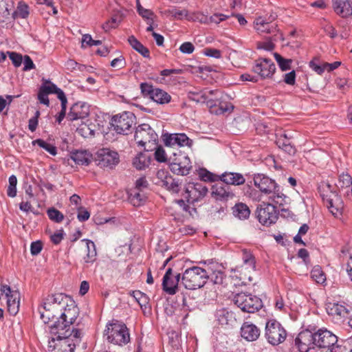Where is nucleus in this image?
<instances>
[{"label": "nucleus", "mask_w": 352, "mask_h": 352, "mask_svg": "<svg viewBox=\"0 0 352 352\" xmlns=\"http://www.w3.org/2000/svg\"><path fill=\"white\" fill-rule=\"evenodd\" d=\"M49 326L50 333H56L58 331H67L78 333H84L85 324L75 302L69 298L58 318Z\"/></svg>", "instance_id": "1"}, {"label": "nucleus", "mask_w": 352, "mask_h": 352, "mask_svg": "<svg viewBox=\"0 0 352 352\" xmlns=\"http://www.w3.org/2000/svg\"><path fill=\"white\" fill-rule=\"evenodd\" d=\"M253 181L254 185L261 191L263 199L275 202L279 207L287 204L289 198L274 180L263 174L257 173L254 175Z\"/></svg>", "instance_id": "2"}, {"label": "nucleus", "mask_w": 352, "mask_h": 352, "mask_svg": "<svg viewBox=\"0 0 352 352\" xmlns=\"http://www.w3.org/2000/svg\"><path fill=\"white\" fill-rule=\"evenodd\" d=\"M48 341V350L55 352H74L76 346L81 342L84 333H76L72 331H58L56 333H50Z\"/></svg>", "instance_id": "3"}, {"label": "nucleus", "mask_w": 352, "mask_h": 352, "mask_svg": "<svg viewBox=\"0 0 352 352\" xmlns=\"http://www.w3.org/2000/svg\"><path fill=\"white\" fill-rule=\"evenodd\" d=\"M68 300L69 297L63 294L47 296L38 307V311L42 321L45 324H48L56 318L57 315L60 316Z\"/></svg>", "instance_id": "4"}, {"label": "nucleus", "mask_w": 352, "mask_h": 352, "mask_svg": "<svg viewBox=\"0 0 352 352\" xmlns=\"http://www.w3.org/2000/svg\"><path fill=\"white\" fill-rule=\"evenodd\" d=\"M205 269L193 266L186 269L182 276V284L186 289H196L202 287L207 282Z\"/></svg>", "instance_id": "5"}, {"label": "nucleus", "mask_w": 352, "mask_h": 352, "mask_svg": "<svg viewBox=\"0 0 352 352\" xmlns=\"http://www.w3.org/2000/svg\"><path fill=\"white\" fill-rule=\"evenodd\" d=\"M108 342L118 346H123L130 342L129 331L125 324L113 322L107 325L104 331Z\"/></svg>", "instance_id": "6"}, {"label": "nucleus", "mask_w": 352, "mask_h": 352, "mask_svg": "<svg viewBox=\"0 0 352 352\" xmlns=\"http://www.w3.org/2000/svg\"><path fill=\"white\" fill-rule=\"evenodd\" d=\"M208 189L202 182L187 183L182 192V199L177 202L180 206L184 204L185 201L188 204H194L201 201L208 193Z\"/></svg>", "instance_id": "7"}, {"label": "nucleus", "mask_w": 352, "mask_h": 352, "mask_svg": "<svg viewBox=\"0 0 352 352\" xmlns=\"http://www.w3.org/2000/svg\"><path fill=\"white\" fill-rule=\"evenodd\" d=\"M278 204L268 200L263 201L256 209V216L258 221L263 226H269L276 222L279 210Z\"/></svg>", "instance_id": "8"}, {"label": "nucleus", "mask_w": 352, "mask_h": 352, "mask_svg": "<svg viewBox=\"0 0 352 352\" xmlns=\"http://www.w3.org/2000/svg\"><path fill=\"white\" fill-rule=\"evenodd\" d=\"M287 333L284 327L276 320H268L265 324V338L272 346L283 343L287 338Z\"/></svg>", "instance_id": "9"}, {"label": "nucleus", "mask_w": 352, "mask_h": 352, "mask_svg": "<svg viewBox=\"0 0 352 352\" xmlns=\"http://www.w3.org/2000/svg\"><path fill=\"white\" fill-rule=\"evenodd\" d=\"M233 301L243 311L248 313H254L263 307L260 298L244 292L236 294L234 296Z\"/></svg>", "instance_id": "10"}, {"label": "nucleus", "mask_w": 352, "mask_h": 352, "mask_svg": "<svg viewBox=\"0 0 352 352\" xmlns=\"http://www.w3.org/2000/svg\"><path fill=\"white\" fill-rule=\"evenodd\" d=\"M136 117L131 111H124L114 116L111 119L113 129L120 134H127L135 124Z\"/></svg>", "instance_id": "11"}, {"label": "nucleus", "mask_w": 352, "mask_h": 352, "mask_svg": "<svg viewBox=\"0 0 352 352\" xmlns=\"http://www.w3.org/2000/svg\"><path fill=\"white\" fill-rule=\"evenodd\" d=\"M95 160L100 167L112 168L119 163L120 157L116 151L102 148L96 152Z\"/></svg>", "instance_id": "12"}, {"label": "nucleus", "mask_w": 352, "mask_h": 352, "mask_svg": "<svg viewBox=\"0 0 352 352\" xmlns=\"http://www.w3.org/2000/svg\"><path fill=\"white\" fill-rule=\"evenodd\" d=\"M314 346L319 349H330L338 342V338L331 331L321 328L313 333Z\"/></svg>", "instance_id": "13"}, {"label": "nucleus", "mask_w": 352, "mask_h": 352, "mask_svg": "<svg viewBox=\"0 0 352 352\" xmlns=\"http://www.w3.org/2000/svg\"><path fill=\"white\" fill-rule=\"evenodd\" d=\"M134 139L138 145L144 146L146 143L155 144L157 135L149 124H142L136 128Z\"/></svg>", "instance_id": "14"}, {"label": "nucleus", "mask_w": 352, "mask_h": 352, "mask_svg": "<svg viewBox=\"0 0 352 352\" xmlns=\"http://www.w3.org/2000/svg\"><path fill=\"white\" fill-rule=\"evenodd\" d=\"M252 71L261 79L271 78L275 73L276 66L272 60L261 58L256 60Z\"/></svg>", "instance_id": "15"}, {"label": "nucleus", "mask_w": 352, "mask_h": 352, "mask_svg": "<svg viewBox=\"0 0 352 352\" xmlns=\"http://www.w3.org/2000/svg\"><path fill=\"white\" fill-rule=\"evenodd\" d=\"M277 15L272 13L269 16H259L254 22V28L259 34H272L277 31V25L274 23Z\"/></svg>", "instance_id": "16"}, {"label": "nucleus", "mask_w": 352, "mask_h": 352, "mask_svg": "<svg viewBox=\"0 0 352 352\" xmlns=\"http://www.w3.org/2000/svg\"><path fill=\"white\" fill-rule=\"evenodd\" d=\"M158 181L156 182L158 185L165 188L172 193H178L180 189L179 180L173 178L168 172L164 170H160L157 173Z\"/></svg>", "instance_id": "17"}, {"label": "nucleus", "mask_w": 352, "mask_h": 352, "mask_svg": "<svg viewBox=\"0 0 352 352\" xmlns=\"http://www.w3.org/2000/svg\"><path fill=\"white\" fill-rule=\"evenodd\" d=\"M170 170L179 175H187L192 168L191 162L188 156L179 154L170 164Z\"/></svg>", "instance_id": "18"}, {"label": "nucleus", "mask_w": 352, "mask_h": 352, "mask_svg": "<svg viewBox=\"0 0 352 352\" xmlns=\"http://www.w3.org/2000/svg\"><path fill=\"white\" fill-rule=\"evenodd\" d=\"M163 140L168 146L190 147L193 142L185 133H166L163 135Z\"/></svg>", "instance_id": "19"}, {"label": "nucleus", "mask_w": 352, "mask_h": 352, "mask_svg": "<svg viewBox=\"0 0 352 352\" xmlns=\"http://www.w3.org/2000/svg\"><path fill=\"white\" fill-rule=\"evenodd\" d=\"M181 274H177L173 276L171 268H168L162 280L163 289L168 294L173 295L177 291V285L180 281Z\"/></svg>", "instance_id": "20"}, {"label": "nucleus", "mask_w": 352, "mask_h": 352, "mask_svg": "<svg viewBox=\"0 0 352 352\" xmlns=\"http://www.w3.org/2000/svg\"><path fill=\"white\" fill-rule=\"evenodd\" d=\"M295 346L299 352H308L310 349L314 348L313 332L309 330L301 331L296 338Z\"/></svg>", "instance_id": "21"}, {"label": "nucleus", "mask_w": 352, "mask_h": 352, "mask_svg": "<svg viewBox=\"0 0 352 352\" xmlns=\"http://www.w3.org/2000/svg\"><path fill=\"white\" fill-rule=\"evenodd\" d=\"M89 114V105L82 102H78L74 104L70 108V111L67 114V118L71 121L84 119Z\"/></svg>", "instance_id": "22"}, {"label": "nucleus", "mask_w": 352, "mask_h": 352, "mask_svg": "<svg viewBox=\"0 0 352 352\" xmlns=\"http://www.w3.org/2000/svg\"><path fill=\"white\" fill-rule=\"evenodd\" d=\"M332 8L335 13L342 18L352 16L351 0H332Z\"/></svg>", "instance_id": "23"}, {"label": "nucleus", "mask_w": 352, "mask_h": 352, "mask_svg": "<svg viewBox=\"0 0 352 352\" xmlns=\"http://www.w3.org/2000/svg\"><path fill=\"white\" fill-rule=\"evenodd\" d=\"M240 331L241 337L248 342L256 340L261 335L260 329L250 322H243Z\"/></svg>", "instance_id": "24"}, {"label": "nucleus", "mask_w": 352, "mask_h": 352, "mask_svg": "<svg viewBox=\"0 0 352 352\" xmlns=\"http://www.w3.org/2000/svg\"><path fill=\"white\" fill-rule=\"evenodd\" d=\"M336 186L341 195L352 200V177L349 174L340 175Z\"/></svg>", "instance_id": "25"}, {"label": "nucleus", "mask_w": 352, "mask_h": 352, "mask_svg": "<svg viewBox=\"0 0 352 352\" xmlns=\"http://www.w3.org/2000/svg\"><path fill=\"white\" fill-rule=\"evenodd\" d=\"M218 263H212L205 271L207 272V280L210 279L214 284H222L226 277L224 272Z\"/></svg>", "instance_id": "26"}, {"label": "nucleus", "mask_w": 352, "mask_h": 352, "mask_svg": "<svg viewBox=\"0 0 352 352\" xmlns=\"http://www.w3.org/2000/svg\"><path fill=\"white\" fill-rule=\"evenodd\" d=\"M219 177V179L227 185L240 186L245 182L244 176L239 173L225 172Z\"/></svg>", "instance_id": "27"}, {"label": "nucleus", "mask_w": 352, "mask_h": 352, "mask_svg": "<svg viewBox=\"0 0 352 352\" xmlns=\"http://www.w3.org/2000/svg\"><path fill=\"white\" fill-rule=\"evenodd\" d=\"M332 195L333 197H328V200L324 202L329 212L337 217L342 214L344 204L337 194Z\"/></svg>", "instance_id": "28"}, {"label": "nucleus", "mask_w": 352, "mask_h": 352, "mask_svg": "<svg viewBox=\"0 0 352 352\" xmlns=\"http://www.w3.org/2000/svg\"><path fill=\"white\" fill-rule=\"evenodd\" d=\"M7 298L8 311L10 315L15 316L19 311L20 307V293L14 291L12 294L6 296Z\"/></svg>", "instance_id": "29"}, {"label": "nucleus", "mask_w": 352, "mask_h": 352, "mask_svg": "<svg viewBox=\"0 0 352 352\" xmlns=\"http://www.w3.org/2000/svg\"><path fill=\"white\" fill-rule=\"evenodd\" d=\"M131 296H132L135 300L138 303L142 309L143 312L145 313L146 310L150 311L151 307L149 306V297L144 293L140 290L131 291L129 292Z\"/></svg>", "instance_id": "30"}, {"label": "nucleus", "mask_w": 352, "mask_h": 352, "mask_svg": "<svg viewBox=\"0 0 352 352\" xmlns=\"http://www.w3.org/2000/svg\"><path fill=\"white\" fill-rule=\"evenodd\" d=\"M82 242L86 243L87 248V254L83 258L84 263L87 265L94 263L97 256L95 243L92 241L86 239H82Z\"/></svg>", "instance_id": "31"}, {"label": "nucleus", "mask_w": 352, "mask_h": 352, "mask_svg": "<svg viewBox=\"0 0 352 352\" xmlns=\"http://www.w3.org/2000/svg\"><path fill=\"white\" fill-rule=\"evenodd\" d=\"M291 136L287 133L280 135L276 141V144L284 151L289 154H294L296 152L295 148L292 145L290 141Z\"/></svg>", "instance_id": "32"}, {"label": "nucleus", "mask_w": 352, "mask_h": 352, "mask_svg": "<svg viewBox=\"0 0 352 352\" xmlns=\"http://www.w3.org/2000/svg\"><path fill=\"white\" fill-rule=\"evenodd\" d=\"M42 91L45 92L47 94H56L57 98L60 100L66 98L63 91L58 88L55 84L51 82L49 80H46L43 82L40 89Z\"/></svg>", "instance_id": "33"}, {"label": "nucleus", "mask_w": 352, "mask_h": 352, "mask_svg": "<svg viewBox=\"0 0 352 352\" xmlns=\"http://www.w3.org/2000/svg\"><path fill=\"white\" fill-rule=\"evenodd\" d=\"M326 309L328 314L333 316L344 317L348 313L346 308L344 305L337 302H328Z\"/></svg>", "instance_id": "34"}, {"label": "nucleus", "mask_w": 352, "mask_h": 352, "mask_svg": "<svg viewBox=\"0 0 352 352\" xmlns=\"http://www.w3.org/2000/svg\"><path fill=\"white\" fill-rule=\"evenodd\" d=\"M232 214L239 219L245 220L249 218L250 210L246 204L238 203L232 207Z\"/></svg>", "instance_id": "35"}, {"label": "nucleus", "mask_w": 352, "mask_h": 352, "mask_svg": "<svg viewBox=\"0 0 352 352\" xmlns=\"http://www.w3.org/2000/svg\"><path fill=\"white\" fill-rule=\"evenodd\" d=\"M151 98L157 104H164L170 102L171 96L164 90L156 88L154 89Z\"/></svg>", "instance_id": "36"}, {"label": "nucleus", "mask_w": 352, "mask_h": 352, "mask_svg": "<svg viewBox=\"0 0 352 352\" xmlns=\"http://www.w3.org/2000/svg\"><path fill=\"white\" fill-rule=\"evenodd\" d=\"M242 261L243 263V265L241 266L240 268H242L243 266L245 267V269L251 270L252 271L256 270V261L255 258L252 255V252L248 250H242ZM239 267L237 268L239 270Z\"/></svg>", "instance_id": "37"}, {"label": "nucleus", "mask_w": 352, "mask_h": 352, "mask_svg": "<svg viewBox=\"0 0 352 352\" xmlns=\"http://www.w3.org/2000/svg\"><path fill=\"white\" fill-rule=\"evenodd\" d=\"M71 158L78 165H88L90 163V155L86 151H76L71 153Z\"/></svg>", "instance_id": "38"}, {"label": "nucleus", "mask_w": 352, "mask_h": 352, "mask_svg": "<svg viewBox=\"0 0 352 352\" xmlns=\"http://www.w3.org/2000/svg\"><path fill=\"white\" fill-rule=\"evenodd\" d=\"M150 162L149 156L145 153H140L133 158V165L138 170H144L148 167Z\"/></svg>", "instance_id": "39"}, {"label": "nucleus", "mask_w": 352, "mask_h": 352, "mask_svg": "<svg viewBox=\"0 0 352 352\" xmlns=\"http://www.w3.org/2000/svg\"><path fill=\"white\" fill-rule=\"evenodd\" d=\"M215 91L205 89L200 91H190V97L197 102H206L208 101V95H212Z\"/></svg>", "instance_id": "40"}, {"label": "nucleus", "mask_w": 352, "mask_h": 352, "mask_svg": "<svg viewBox=\"0 0 352 352\" xmlns=\"http://www.w3.org/2000/svg\"><path fill=\"white\" fill-rule=\"evenodd\" d=\"M128 41L131 46L144 58L150 57V52L147 47L144 46L134 36H130Z\"/></svg>", "instance_id": "41"}, {"label": "nucleus", "mask_w": 352, "mask_h": 352, "mask_svg": "<svg viewBox=\"0 0 352 352\" xmlns=\"http://www.w3.org/2000/svg\"><path fill=\"white\" fill-rule=\"evenodd\" d=\"M212 193L218 199H225L233 197V193L230 190L228 186L217 184L213 187Z\"/></svg>", "instance_id": "42"}, {"label": "nucleus", "mask_w": 352, "mask_h": 352, "mask_svg": "<svg viewBox=\"0 0 352 352\" xmlns=\"http://www.w3.org/2000/svg\"><path fill=\"white\" fill-rule=\"evenodd\" d=\"M129 200L134 206H140L145 201L146 196L142 190L135 188L131 190Z\"/></svg>", "instance_id": "43"}, {"label": "nucleus", "mask_w": 352, "mask_h": 352, "mask_svg": "<svg viewBox=\"0 0 352 352\" xmlns=\"http://www.w3.org/2000/svg\"><path fill=\"white\" fill-rule=\"evenodd\" d=\"M318 190L324 201L328 200V197H333L332 194H336L334 188L327 182H322L318 187Z\"/></svg>", "instance_id": "44"}, {"label": "nucleus", "mask_w": 352, "mask_h": 352, "mask_svg": "<svg viewBox=\"0 0 352 352\" xmlns=\"http://www.w3.org/2000/svg\"><path fill=\"white\" fill-rule=\"evenodd\" d=\"M188 21L192 22H199L201 24L209 23V19L208 15L199 11L189 12Z\"/></svg>", "instance_id": "45"}, {"label": "nucleus", "mask_w": 352, "mask_h": 352, "mask_svg": "<svg viewBox=\"0 0 352 352\" xmlns=\"http://www.w3.org/2000/svg\"><path fill=\"white\" fill-rule=\"evenodd\" d=\"M311 277L317 283L322 284L326 280V276L321 267L318 265L314 267L311 271Z\"/></svg>", "instance_id": "46"}, {"label": "nucleus", "mask_w": 352, "mask_h": 352, "mask_svg": "<svg viewBox=\"0 0 352 352\" xmlns=\"http://www.w3.org/2000/svg\"><path fill=\"white\" fill-rule=\"evenodd\" d=\"M33 145H38L40 147L45 149L46 151H47L49 153H50L52 155H56L57 153V149L56 146L54 145L49 144L41 139H36L34 141H32Z\"/></svg>", "instance_id": "47"}, {"label": "nucleus", "mask_w": 352, "mask_h": 352, "mask_svg": "<svg viewBox=\"0 0 352 352\" xmlns=\"http://www.w3.org/2000/svg\"><path fill=\"white\" fill-rule=\"evenodd\" d=\"M165 13L171 15L177 20H182L184 18L188 20L189 12L185 9L180 10L174 8L165 11Z\"/></svg>", "instance_id": "48"}, {"label": "nucleus", "mask_w": 352, "mask_h": 352, "mask_svg": "<svg viewBox=\"0 0 352 352\" xmlns=\"http://www.w3.org/2000/svg\"><path fill=\"white\" fill-rule=\"evenodd\" d=\"M47 214L49 219L55 223H60L64 219L63 214L55 208L47 209Z\"/></svg>", "instance_id": "49"}, {"label": "nucleus", "mask_w": 352, "mask_h": 352, "mask_svg": "<svg viewBox=\"0 0 352 352\" xmlns=\"http://www.w3.org/2000/svg\"><path fill=\"white\" fill-rule=\"evenodd\" d=\"M274 56L282 71H286L290 69L292 60L284 58L278 53H274Z\"/></svg>", "instance_id": "50"}, {"label": "nucleus", "mask_w": 352, "mask_h": 352, "mask_svg": "<svg viewBox=\"0 0 352 352\" xmlns=\"http://www.w3.org/2000/svg\"><path fill=\"white\" fill-rule=\"evenodd\" d=\"M9 185L7 190L8 196L10 197H14L16 195V184H17V179L16 177L14 175L10 176L9 179Z\"/></svg>", "instance_id": "51"}, {"label": "nucleus", "mask_w": 352, "mask_h": 352, "mask_svg": "<svg viewBox=\"0 0 352 352\" xmlns=\"http://www.w3.org/2000/svg\"><path fill=\"white\" fill-rule=\"evenodd\" d=\"M14 17H20L25 19L29 15V8L25 3H19L16 11L13 14Z\"/></svg>", "instance_id": "52"}, {"label": "nucleus", "mask_w": 352, "mask_h": 352, "mask_svg": "<svg viewBox=\"0 0 352 352\" xmlns=\"http://www.w3.org/2000/svg\"><path fill=\"white\" fill-rule=\"evenodd\" d=\"M137 10L138 14L144 19L148 21H153L152 16L154 13L148 9L144 8L140 3L139 0H137Z\"/></svg>", "instance_id": "53"}, {"label": "nucleus", "mask_w": 352, "mask_h": 352, "mask_svg": "<svg viewBox=\"0 0 352 352\" xmlns=\"http://www.w3.org/2000/svg\"><path fill=\"white\" fill-rule=\"evenodd\" d=\"M309 67L318 74H322L324 72V62L320 63L319 60L315 58L309 62Z\"/></svg>", "instance_id": "54"}, {"label": "nucleus", "mask_w": 352, "mask_h": 352, "mask_svg": "<svg viewBox=\"0 0 352 352\" xmlns=\"http://www.w3.org/2000/svg\"><path fill=\"white\" fill-rule=\"evenodd\" d=\"M324 32L329 35L331 38H334L338 36V32L333 25L329 21H324L322 24Z\"/></svg>", "instance_id": "55"}, {"label": "nucleus", "mask_w": 352, "mask_h": 352, "mask_svg": "<svg viewBox=\"0 0 352 352\" xmlns=\"http://www.w3.org/2000/svg\"><path fill=\"white\" fill-rule=\"evenodd\" d=\"M8 54L14 67H19L21 65L23 57L21 54L14 52H8Z\"/></svg>", "instance_id": "56"}, {"label": "nucleus", "mask_w": 352, "mask_h": 352, "mask_svg": "<svg viewBox=\"0 0 352 352\" xmlns=\"http://www.w3.org/2000/svg\"><path fill=\"white\" fill-rule=\"evenodd\" d=\"M155 159L159 162H165L167 160L166 153L161 146H157L155 148Z\"/></svg>", "instance_id": "57"}, {"label": "nucleus", "mask_w": 352, "mask_h": 352, "mask_svg": "<svg viewBox=\"0 0 352 352\" xmlns=\"http://www.w3.org/2000/svg\"><path fill=\"white\" fill-rule=\"evenodd\" d=\"M102 43L100 40H94L90 34H85L82 38V47H84L85 44L89 46L99 45Z\"/></svg>", "instance_id": "58"}, {"label": "nucleus", "mask_w": 352, "mask_h": 352, "mask_svg": "<svg viewBox=\"0 0 352 352\" xmlns=\"http://www.w3.org/2000/svg\"><path fill=\"white\" fill-rule=\"evenodd\" d=\"M61 102V110L58 113V115L56 117V121L58 124H60L66 115V109H67V98L60 100Z\"/></svg>", "instance_id": "59"}, {"label": "nucleus", "mask_w": 352, "mask_h": 352, "mask_svg": "<svg viewBox=\"0 0 352 352\" xmlns=\"http://www.w3.org/2000/svg\"><path fill=\"white\" fill-rule=\"evenodd\" d=\"M228 18H229L228 15H226V14H220V13H216L210 16H208L209 23H214L216 24H219L221 21H223Z\"/></svg>", "instance_id": "60"}, {"label": "nucleus", "mask_w": 352, "mask_h": 352, "mask_svg": "<svg viewBox=\"0 0 352 352\" xmlns=\"http://www.w3.org/2000/svg\"><path fill=\"white\" fill-rule=\"evenodd\" d=\"M43 249V244L40 241H34L30 245V252L32 256L38 255Z\"/></svg>", "instance_id": "61"}, {"label": "nucleus", "mask_w": 352, "mask_h": 352, "mask_svg": "<svg viewBox=\"0 0 352 352\" xmlns=\"http://www.w3.org/2000/svg\"><path fill=\"white\" fill-rule=\"evenodd\" d=\"M140 88L142 93L144 96H148L150 98L152 96V94L153 93L154 89H156L155 87H153L152 85L146 82L141 83Z\"/></svg>", "instance_id": "62"}, {"label": "nucleus", "mask_w": 352, "mask_h": 352, "mask_svg": "<svg viewBox=\"0 0 352 352\" xmlns=\"http://www.w3.org/2000/svg\"><path fill=\"white\" fill-rule=\"evenodd\" d=\"M125 60L122 56L114 58L111 62V66L117 69H122L125 67Z\"/></svg>", "instance_id": "63"}, {"label": "nucleus", "mask_w": 352, "mask_h": 352, "mask_svg": "<svg viewBox=\"0 0 352 352\" xmlns=\"http://www.w3.org/2000/svg\"><path fill=\"white\" fill-rule=\"evenodd\" d=\"M179 50L184 54H192L195 50V47L190 42H184L180 47Z\"/></svg>", "instance_id": "64"}]
</instances>
